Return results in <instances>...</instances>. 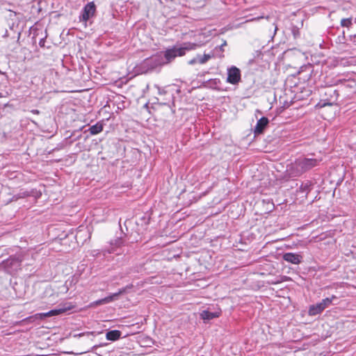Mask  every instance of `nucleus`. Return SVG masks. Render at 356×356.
I'll use <instances>...</instances> for the list:
<instances>
[{"label":"nucleus","instance_id":"a211bd4d","mask_svg":"<svg viewBox=\"0 0 356 356\" xmlns=\"http://www.w3.org/2000/svg\"><path fill=\"white\" fill-rule=\"evenodd\" d=\"M312 186V182L307 180L301 184L299 188V191L301 193H305L306 194H307L311 191Z\"/></svg>","mask_w":356,"mask_h":356},{"label":"nucleus","instance_id":"f3484780","mask_svg":"<svg viewBox=\"0 0 356 356\" xmlns=\"http://www.w3.org/2000/svg\"><path fill=\"white\" fill-rule=\"evenodd\" d=\"M103 130V124L101 122H97L95 124L92 125L88 129L91 135H96L102 132Z\"/></svg>","mask_w":356,"mask_h":356},{"label":"nucleus","instance_id":"c756f323","mask_svg":"<svg viewBox=\"0 0 356 356\" xmlns=\"http://www.w3.org/2000/svg\"><path fill=\"white\" fill-rule=\"evenodd\" d=\"M3 74V72L0 70V74Z\"/></svg>","mask_w":356,"mask_h":356},{"label":"nucleus","instance_id":"f257e3e1","mask_svg":"<svg viewBox=\"0 0 356 356\" xmlns=\"http://www.w3.org/2000/svg\"><path fill=\"white\" fill-rule=\"evenodd\" d=\"M321 161V159L300 157L287 166L286 172L291 178L300 177L305 172L318 166Z\"/></svg>","mask_w":356,"mask_h":356},{"label":"nucleus","instance_id":"ddd939ff","mask_svg":"<svg viewBox=\"0 0 356 356\" xmlns=\"http://www.w3.org/2000/svg\"><path fill=\"white\" fill-rule=\"evenodd\" d=\"M283 259L284 261L293 264H299L302 261V257L301 254L293 252H286L284 254Z\"/></svg>","mask_w":356,"mask_h":356},{"label":"nucleus","instance_id":"6e6552de","mask_svg":"<svg viewBox=\"0 0 356 356\" xmlns=\"http://www.w3.org/2000/svg\"><path fill=\"white\" fill-rule=\"evenodd\" d=\"M95 12L96 6L94 2L88 3L81 10V15L79 16L80 22L86 23L88 20H89L95 15Z\"/></svg>","mask_w":356,"mask_h":356},{"label":"nucleus","instance_id":"393cba45","mask_svg":"<svg viewBox=\"0 0 356 356\" xmlns=\"http://www.w3.org/2000/svg\"><path fill=\"white\" fill-rule=\"evenodd\" d=\"M44 42H45V39L44 38H42V39H40V40L39 42V45L40 47H44Z\"/></svg>","mask_w":356,"mask_h":356},{"label":"nucleus","instance_id":"423d86ee","mask_svg":"<svg viewBox=\"0 0 356 356\" xmlns=\"http://www.w3.org/2000/svg\"><path fill=\"white\" fill-rule=\"evenodd\" d=\"M339 93L338 91L333 88H327L325 90L324 99H321L318 105L320 107L325 106H332L337 104L338 100Z\"/></svg>","mask_w":356,"mask_h":356},{"label":"nucleus","instance_id":"39448f33","mask_svg":"<svg viewBox=\"0 0 356 356\" xmlns=\"http://www.w3.org/2000/svg\"><path fill=\"white\" fill-rule=\"evenodd\" d=\"M21 268V260L16 257H10L0 264V273L13 275Z\"/></svg>","mask_w":356,"mask_h":356},{"label":"nucleus","instance_id":"4be33fe9","mask_svg":"<svg viewBox=\"0 0 356 356\" xmlns=\"http://www.w3.org/2000/svg\"><path fill=\"white\" fill-rule=\"evenodd\" d=\"M337 40H338L339 42H341V43H343L344 42V40H345L344 31L343 32V35L342 36H339Z\"/></svg>","mask_w":356,"mask_h":356},{"label":"nucleus","instance_id":"5701e85b","mask_svg":"<svg viewBox=\"0 0 356 356\" xmlns=\"http://www.w3.org/2000/svg\"><path fill=\"white\" fill-rule=\"evenodd\" d=\"M157 88H158V90H159V95H165L167 93V92L163 89V88H161L157 86Z\"/></svg>","mask_w":356,"mask_h":356},{"label":"nucleus","instance_id":"1a4fd4ad","mask_svg":"<svg viewBox=\"0 0 356 356\" xmlns=\"http://www.w3.org/2000/svg\"><path fill=\"white\" fill-rule=\"evenodd\" d=\"M241 79V70L236 66L227 69V82L232 85L238 84Z\"/></svg>","mask_w":356,"mask_h":356},{"label":"nucleus","instance_id":"9b49d317","mask_svg":"<svg viewBox=\"0 0 356 356\" xmlns=\"http://www.w3.org/2000/svg\"><path fill=\"white\" fill-rule=\"evenodd\" d=\"M124 245V241L122 238H118L115 240L114 242L111 243V248L108 250V253H115L116 254H120L124 253V250H119L118 249H122V248Z\"/></svg>","mask_w":356,"mask_h":356},{"label":"nucleus","instance_id":"7ed1b4c3","mask_svg":"<svg viewBox=\"0 0 356 356\" xmlns=\"http://www.w3.org/2000/svg\"><path fill=\"white\" fill-rule=\"evenodd\" d=\"M164 65V59L162 54L154 55L143 60L136 66V72L140 74L150 72Z\"/></svg>","mask_w":356,"mask_h":356},{"label":"nucleus","instance_id":"a878e982","mask_svg":"<svg viewBox=\"0 0 356 356\" xmlns=\"http://www.w3.org/2000/svg\"><path fill=\"white\" fill-rule=\"evenodd\" d=\"M8 95V93L6 92L5 93L0 92V98L6 97Z\"/></svg>","mask_w":356,"mask_h":356},{"label":"nucleus","instance_id":"c85d7f7f","mask_svg":"<svg viewBox=\"0 0 356 356\" xmlns=\"http://www.w3.org/2000/svg\"><path fill=\"white\" fill-rule=\"evenodd\" d=\"M218 56H219V57H222V56H223V55H222V54H220Z\"/></svg>","mask_w":356,"mask_h":356},{"label":"nucleus","instance_id":"9d476101","mask_svg":"<svg viewBox=\"0 0 356 356\" xmlns=\"http://www.w3.org/2000/svg\"><path fill=\"white\" fill-rule=\"evenodd\" d=\"M221 315V310L218 309L214 312H210L209 309L202 310L200 313V317L204 321V322H208L216 318H218Z\"/></svg>","mask_w":356,"mask_h":356},{"label":"nucleus","instance_id":"20e7f679","mask_svg":"<svg viewBox=\"0 0 356 356\" xmlns=\"http://www.w3.org/2000/svg\"><path fill=\"white\" fill-rule=\"evenodd\" d=\"M75 307V305L71 302H64L63 304H60L58 307L56 309H51L45 313H38L35 314L34 316H29L26 318V320H29L32 318H35L37 319H42L44 317L57 316L61 314H63L69 310H71Z\"/></svg>","mask_w":356,"mask_h":356},{"label":"nucleus","instance_id":"4468645a","mask_svg":"<svg viewBox=\"0 0 356 356\" xmlns=\"http://www.w3.org/2000/svg\"><path fill=\"white\" fill-rule=\"evenodd\" d=\"M215 56V54H204V55H197L196 57L188 61L189 65H195L196 63L204 64L212 57Z\"/></svg>","mask_w":356,"mask_h":356},{"label":"nucleus","instance_id":"dca6fc26","mask_svg":"<svg viewBox=\"0 0 356 356\" xmlns=\"http://www.w3.org/2000/svg\"><path fill=\"white\" fill-rule=\"evenodd\" d=\"M122 332L118 330L108 331L106 334V339L108 341H115L121 338Z\"/></svg>","mask_w":356,"mask_h":356},{"label":"nucleus","instance_id":"b1692460","mask_svg":"<svg viewBox=\"0 0 356 356\" xmlns=\"http://www.w3.org/2000/svg\"><path fill=\"white\" fill-rule=\"evenodd\" d=\"M173 99H174L173 95H172V94H171V95L170 96V97L168 99V102H165L163 104H168L170 102H173Z\"/></svg>","mask_w":356,"mask_h":356},{"label":"nucleus","instance_id":"f8f14e48","mask_svg":"<svg viewBox=\"0 0 356 356\" xmlns=\"http://www.w3.org/2000/svg\"><path fill=\"white\" fill-rule=\"evenodd\" d=\"M123 291H118L117 293H114L111 295H109L108 296H106L103 298L97 300L92 302L90 303L91 307L97 306L100 305H105L107 303H109L115 300H116L118 297V296L122 293Z\"/></svg>","mask_w":356,"mask_h":356},{"label":"nucleus","instance_id":"6ab92c4d","mask_svg":"<svg viewBox=\"0 0 356 356\" xmlns=\"http://www.w3.org/2000/svg\"><path fill=\"white\" fill-rule=\"evenodd\" d=\"M353 19L350 18H343L341 20V26L343 27L349 28L353 24Z\"/></svg>","mask_w":356,"mask_h":356},{"label":"nucleus","instance_id":"bb28decb","mask_svg":"<svg viewBox=\"0 0 356 356\" xmlns=\"http://www.w3.org/2000/svg\"><path fill=\"white\" fill-rule=\"evenodd\" d=\"M31 112L33 113H34V114H38L39 113V111L38 110H33Z\"/></svg>","mask_w":356,"mask_h":356},{"label":"nucleus","instance_id":"2eb2a0df","mask_svg":"<svg viewBox=\"0 0 356 356\" xmlns=\"http://www.w3.org/2000/svg\"><path fill=\"white\" fill-rule=\"evenodd\" d=\"M269 123V120L266 117H262L257 120V124L254 128V133L255 135L262 134Z\"/></svg>","mask_w":356,"mask_h":356},{"label":"nucleus","instance_id":"aec40b11","mask_svg":"<svg viewBox=\"0 0 356 356\" xmlns=\"http://www.w3.org/2000/svg\"><path fill=\"white\" fill-rule=\"evenodd\" d=\"M346 81V79H341L340 77H336L332 82V85H338L340 83H343Z\"/></svg>","mask_w":356,"mask_h":356},{"label":"nucleus","instance_id":"412c9836","mask_svg":"<svg viewBox=\"0 0 356 356\" xmlns=\"http://www.w3.org/2000/svg\"><path fill=\"white\" fill-rule=\"evenodd\" d=\"M226 45H227V42L225 40V41L223 42V43H222L220 46H219V47H216L215 48L214 51H218V50H219V51H223V49H222V48H223V47H225V46H226ZM213 53L215 54V52H213Z\"/></svg>","mask_w":356,"mask_h":356},{"label":"nucleus","instance_id":"0eeeda50","mask_svg":"<svg viewBox=\"0 0 356 356\" xmlns=\"http://www.w3.org/2000/svg\"><path fill=\"white\" fill-rule=\"evenodd\" d=\"M335 297L332 296L330 298H324L320 302L310 305L308 309V314L311 316L320 314L325 308L331 305L332 300Z\"/></svg>","mask_w":356,"mask_h":356},{"label":"nucleus","instance_id":"cd10ccee","mask_svg":"<svg viewBox=\"0 0 356 356\" xmlns=\"http://www.w3.org/2000/svg\"><path fill=\"white\" fill-rule=\"evenodd\" d=\"M36 356H48V355H36Z\"/></svg>","mask_w":356,"mask_h":356},{"label":"nucleus","instance_id":"f03ea898","mask_svg":"<svg viewBox=\"0 0 356 356\" xmlns=\"http://www.w3.org/2000/svg\"><path fill=\"white\" fill-rule=\"evenodd\" d=\"M200 44L193 42H184L180 45H175L171 48L167 49L163 56L164 59V65L172 62L175 58L178 56H183L186 54V51L195 49L200 47Z\"/></svg>","mask_w":356,"mask_h":356}]
</instances>
